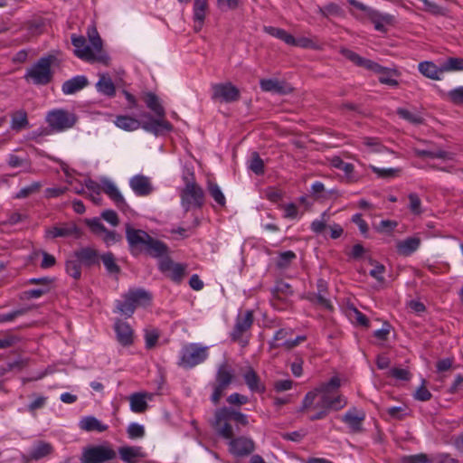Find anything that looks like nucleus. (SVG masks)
Masks as SVG:
<instances>
[{
  "label": "nucleus",
  "instance_id": "nucleus-21",
  "mask_svg": "<svg viewBox=\"0 0 463 463\" xmlns=\"http://www.w3.org/2000/svg\"><path fill=\"white\" fill-rule=\"evenodd\" d=\"M118 452L120 459L125 463H138L146 456L140 446H121Z\"/></svg>",
  "mask_w": 463,
  "mask_h": 463
},
{
  "label": "nucleus",
  "instance_id": "nucleus-15",
  "mask_svg": "<svg viewBox=\"0 0 463 463\" xmlns=\"http://www.w3.org/2000/svg\"><path fill=\"white\" fill-rule=\"evenodd\" d=\"M365 420V412L356 407L349 409L343 416L342 421L345 422L350 431L353 433H359L363 431V422Z\"/></svg>",
  "mask_w": 463,
  "mask_h": 463
},
{
  "label": "nucleus",
  "instance_id": "nucleus-8",
  "mask_svg": "<svg viewBox=\"0 0 463 463\" xmlns=\"http://www.w3.org/2000/svg\"><path fill=\"white\" fill-rule=\"evenodd\" d=\"M71 43L75 47L74 53L78 58L89 62L98 61L104 65H109V55L100 53L99 55H96L91 47L86 43V39L84 36H77L72 34Z\"/></svg>",
  "mask_w": 463,
  "mask_h": 463
},
{
  "label": "nucleus",
  "instance_id": "nucleus-52",
  "mask_svg": "<svg viewBox=\"0 0 463 463\" xmlns=\"http://www.w3.org/2000/svg\"><path fill=\"white\" fill-rule=\"evenodd\" d=\"M66 272L74 279H80L81 277V264L75 258L74 260H68L65 264Z\"/></svg>",
  "mask_w": 463,
  "mask_h": 463
},
{
  "label": "nucleus",
  "instance_id": "nucleus-48",
  "mask_svg": "<svg viewBox=\"0 0 463 463\" xmlns=\"http://www.w3.org/2000/svg\"><path fill=\"white\" fill-rule=\"evenodd\" d=\"M317 13L324 17L341 16L343 9L335 3H329L324 6H318Z\"/></svg>",
  "mask_w": 463,
  "mask_h": 463
},
{
  "label": "nucleus",
  "instance_id": "nucleus-62",
  "mask_svg": "<svg viewBox=\"0 0 463 463\" xmlns=\"http://www.w3.org/2000/svg\"><path fill=\"white\" fill-rule=\"evenodd\" d=\"M159 338V332L156 329L146 330L145 334L146 347L152 349L156 346Z\"/></svg>",
  "mask_w": 463,
  "mask_h": 463
},
{
  "label": "nucleus",
  "instance_id": "nucleus-17",
  "mask_svg": "<svg viewBox=\"0 0 463 463\" xmlns=\"http://www.w3.org/2000/svg\"><path fill=\"white\" fill-rule=\"evenodd\" d=\"M140 117L149 118L148 121L141 123L142 128L146 131L154 133L155 135H160L172 129V124L165 118H151L149 114L144 112L140 114Z\"/></svg>",
  "mask_w": 463,
  "mask_h": 463
},
{
  "label": "nucleus",
  "instance_id": "nucleus-11",
  "mask_svg": "<svg viewBox=\"0 0 463 463\" xmlns=\"http://www.w3.org/2000/svg\"><path fill=\"white\" fill-rule=\"evenodd\" d=\"M340 52L345 58L352 61L356 66L364 68L378 74H390V69L383 67L372 60L365 59L352 50L344 48Z\"/></svg>",
  "mask_w": 463,
  "mask_h": 463
},
{
  "label": "nucleus",
  "instance_id": "nucleus-28",
  "mask_svg": "<svg viewBox=\"0 0 463 463\" xmlns=\"http://www.w3.org/2000/svg\"><path fill=\"white\" fill-rule=\"evenodd\" d=\"M114 329L117 340L124 346H128L133 343V330L130 326L124 321L118 320L115 323Z\"/></svg>",
  "mask_w": 463,
  "mask_h": 463
},
{
  "label": "nucleus",
  "instance_id": "nucleus-6",
  "mask_svg": "<svg viewBox=\"0 0 463 463\" xmlns=\"http://www.w3.org/2000/svg\"><path fill=\"white\" fill-rule=\"evenodd\" d=\"M207 357V346H202L198 344H188L180 352L178 365L184 369H191L205 361Z\"/></svg>",
  "mask_w": 463,
  "mask_h": 463
},
{
  "label": "nucleus",
  "instance_id": "nucleus-49",
  "mask_svg": "<svg viewBox=\"0 0 463 463\" xmlns=\"http://www.w3.org/2000/svg\"><path fill=\"white\" fill-rule=\"evenodd\" d=\"M249 169L257 175H261L265 172L264 162L257 152L251 154L249 161Z\"/></svg>",
  "mask_w": 463,
  "mask_h": 463
},
{
  "label": "nucleus",
  "instance_id": "nucleus-2",
  "mask_svg": "<svg viewBox=\"0 0 463 463\" xmlns=\"http://www.w3.org/2000/svg\"><path fill=\"white\" fill-rule=\"evenodd\" d=\"M53 61L54 57L52 55L40 58L26 71L24 80L34 85L45 86L49 84L53 78L52 71Z\"/></svg>",
  "mask_w": 463,
  "mask_h": 463
},
{
  "label": "nucleus",
  "instance_id": "nucleus-26",
  "mask_svg": "<svg viewBox=\"0 0 463 463\" xmlns=\"http://www.w3.org/2000/svg\"><path fill=\"white\" fill-rule=\"evenodd\" d=\"M220 420H233L242 426L249 422L245 414L229 407L217 409V422Z\"/></svg>",
  "mask_w": 463,
  "mask_h": 463
},
{
  "label": "nucleus",
  "instance_id": "nucleus-46",
  "mask_svg": "<svg viewBox=\"0 0 463 463\" xmlns=\"http://www.w3.org/2000/svg\"><path fill=\"white\" fill-rule=\"evenodd\" d=\"M442 98L454 105H463V86L455 88L448 92H442Z\"/></svg>",
  "mask_w": 463,
  "mask_h": 463
},
{
  "label": "nucleus",
  "instance_id": "nucleus-9",
  "mask_svg": "<svg viewBox=\"0 0 463 463\" xmlns=\"http://www.w3.org/2000/svg\"><path fill=\"white\" fill-rule=\"evenodd\" d=\"M253 321L254 317L251 310L239 314L234 327L230 334L232 341L239 343L242 347L246 346L249 344V339L244 337V334L250 329Z\"/></svg>",
  "mask_w": 463,
  "mask_h": 463
},
{
  "label": "nucleus",
  "instance_id": "nucleus-34",
  "mask_svg": "<svg viewBox=\"0 0 463 463\" xmlns=\"http://www.w3.org/2000/svg\"><path fill=\"white\" fill-rule=\"evenodd\" d=\"M231 420H220L217 422V410L214 412V418L211 420V425L219 436L226 439H233L232 427L230 424Z\"/></svg>",
  "mask_w": 463,
  "mask_h": 463
},
{
  "label": "nucleus",
  "instance_id": "nucleus-29",
  "mask_svg": "<svg viewBox=\"0 0 463 463\" xmlns=\"http://www.w3.org/2000/svg\"><path fill=\"white\" fill-rule=\"evenodd\" d=\"M143 252L153 258H161L167 255L168 247L165 242L151 236Z\"/></svg>",
  "mask_w": 463,
  "mask_h": 463
},
{
  "label": "nucleus",
  "instance_id": "nucleus-38",
  "mask_svg": "<svg viewBox=\"0 0 463 463\" xmlns=\"http://www.w3.org/2000/svg\"><path fill=\"white\" fill-rule=\"evenodd\" d=\"M114 122L118 128L126 131H134L141 127V122L137 118L127 115L118 116Z\"/></svg>",
  "mask_w": 463,
  "mask_h": 463
},
{
  "label": "nucleus",
  "instance_id": "nucleus-64",
  "mask_svg": "<svg viewBox=\"0 0 463 463\" xmlns=\"http://www.w3.org/2000/svg\"><path fill=\"white\" fill-rule=\"evenodd\" d=\"M372 170L374 174L378 175V177L381 178H392L397 175V173L399 172V169L395 168H379L376 166H372Z\"/></svg>",
  "mask_w": 463,
  "mask_h": 463
},
{
  "label": "nucleus",
  "instance_id": "nucleus-10",
  "mask_svg": "<svg viewBox=\"0 0 463 463\" xmlns=\"http://www.w3.org/2000/svg\"><path fill=\"white\" fill-rule=\"evenodd\" d=\"M348 3L354 7L365 12L366 17L373 24L374 29L378 32L385 33V25L392 23V16L390 14H383L357 0H348Z\"/></svg>",
  "mask_w": 463,
  "mask_h": 463
},
{
  "label": "nucleus",
  "instance_id": "nucleus-3",
  "mask_svg": "<svg viewBox=\"0 0 463 463\" xmlns=\"http://www.w3.org/2000/svg\"><path fill=\"white\" fill-rule=\"evenodd\" d=\"M151 299V294L143 288L129 289L123 300L116 301V307L120 314L130 317L137 307L148 305Z\"/></svg>",
  "mask_w": 463,
  "mask_h": 463
},
{
  "label": "nucleus",
  "instance_id": "nucleus-61",
  "mask_svg": "<svg viewBox=\"0 0 463 463\" xmlns=\"http://www.w3.org/2000/svg\"><path fill=\"white\" fill-rule=\"evenodd\" d=\"M397 225L398 223L395 221L383 220L374 228L378 232L390 233L397 227Z\"/></svg>",
  "mask_w": 463,
  "mask_h": 463
},
{
  "label": "nucleus",
  "instance_id": "nucleus-63",
  "mask_svg": "<svg viewBox=\"0 0 463 463\" xmlns=\"http://www.w3.org/2000/svg\"><path fill=\"white\" fill-rule=\"evenodd\" d=\"M40 189V184L38 183H33L26 187L22 188L16 194V199H24L31 194L36 193Z\"/></svg>",
  "mask_w": 463,
  "mask_h": 463
},
{
  "label": "nucleus",
  "instance_id": "nucleus-45",
  "mask_svg": "<svg viewBox=\"0 0 463 463\" xmlns=\"http://www.w3.org/2000/svg\"><path fill=\"white\" fill-rule=\"evenodd\" d=\"M231 384L219 382L214 380V382L212 383L213 387V393L211 395V401L214 405H217L220 402V400L224 394V392Z\"/></svg>",
  "mask_w": 463,
  "mask_h": 463
},
{
  "label": "nucleus",
  "instance_id": "nucleus-42",
  "mask_svg": "<svg viewBox=\"0 0 463 463\" xmlns=\"http://www.w3.org/2000/svg\"><path fill=\"white\" fill-rule=\"evenodd\" d=\"M264 31L267 33H269V35L283 41L288 45H290V43H293L294 36L292 34L288 33L284 29L273 27V26H266L264 28Z\"/></svg>",
  "mask_w": 463,
  "mask_h": 463
},
{
  "label": "nucleus",
  "instance_id": "nucleus-54",
  "mask_svg": "<svg viewBox=\"0 0 463 463\" xmlns=\"http://www.w3.org/2000/svg\"><path fill=\"white\" fill-rule=\"evenodd\" d=\"M296 253L292 250H287L284 252H281L279 255L278 260H277V266L279 269H286L289 266V264L292 262L293 260L296 259Z\"/></svg>",
  "mask_w": 463,
  "mask_h": 463
},
{
  "label": "nucleus",
  "instance_id": "nucleus-18",
  "mask_svg": "<svg viewBox=\"0 0 463 463\" xmlns=\"http://www.w3.org/2000/svg\"><path fill=\"white\" fill-rule=\"evenodd\" d=\"M53 452V447L51 443L39 440L37 441L27 455H23V461L29 463L33 460H40L48 457Z\"/></svg>",
  "mask_w": 463,
  "mask_h": 463
},
{
  "label": "nucleus",
  "instance_id": "nucleus-20",
  "mask_svg": "<svg viewBox=\"0 0 463 463\" xmlns=\"http://www.w3.org/2000/svg\"><path fill=\"white\" fill-rule=\"evenodd\" d=\"M80 235L81 232L75 223H63L46 230V237L52 239L70 236L80 238Z\"/></svg>",
  "mask_w": 463,
  "mask_h": 463
},
{
  "label": "nucleus",
  "instance_id": "nucleus-23",
  "mask_svg": "<svg viewBox=\"0 0 463 463\" xmlns=\"http://www.w3.org/2000/svg\"><path fill=\"white\" fill-rule=\"evenodd\" d=\"M73 256L81 265L90 268L99 264V255L97 250L90 247H84L74 251Z\"/></svg>",
  "mask_w": 463,
  "mask_h": 463
},
{
  "label": "nucleus",
  "instance_id": "nucleus-22",
  "mask_svg": "<svg viewBox=\"0 0 463 463\" xmlns=\"http://www.w3.org/2000/svg\"><path fill=\"white\" fill-rule=\"evenodd\" d=\"M102 190L119 210L126 211L128 208L125 198L111 181L108 179L102 180Z\"/></svg>",
  "mask_w": 463,
  "mask_h": 463
},
{
  "label": "nucleus",
  "instance_id": "nucleus-33",
  "mask_svg": "<svg viewBox=\"0 0 463 463\" xmlns=\"http://www.w3.org/2000/svg\"><path fill=\"white\" fill-rule=\"evenodd\" d=\"M420 245V239L418 237H408L397 242L396 249L400 255L410 256L415 252Z\"/></svg>",
  "mask_w": 463,
  "mask_h": 463
},
{
  "label": "nucleus",
  "instance_id": "nucleus-53",
  "mask_svg": "<svg viewBox=\"0 0 463 463\" xmlns=\"http://www.w3.org/2000/svg\"><path fill=\"white\" fill-rule=\"evenodd\" d=\"M442 66L444 72L463 71V58L449 57L442 63Z\"/></svg>",
  "mask_w": 463,
  "mask_h": 463
},
{
  "label": "nucleus",
  "instance_id": "nucleus-55",
  "mask_svg": "<svg viewBox=\"0 0 463 463\" xmlns=\"http://www.w3.org/2000/svg\"><path fill=\"white\" fill-rule=\"evenodd\" d=\"M127 433L131 439H141L145 436V428L138 423L133 422L128 425Z\"/></svg>",
  "mask_w": 463,
  "mask_h": 463
},
{
  "label": "nucleus",
  "instance_id": "nucleus-14",
  "mask_svg": "<svg viewBox=\"0 0 463 463\" xmlns=\"http://www.w3.org/2000/svg\"><path fill=\"white\" fill-rule=\"evenodd\" d=\"M239 89L231 82L219 83L213 86V99L231 103L239 100Z\"/></svg>",
  "mask_w": 463,
  "mask_h": 463
},
{
  "label": "nucleus",
  "instance_id": "nucleus-31",
  "mask_svg": "<svg viewBox=\"0 0 463 463\" xmlns=\"http://www.w3.org/2000/svg\"><path fill=\"white\" fill-rule=\"evenodd\" d=\"M419 71L430 80H439L440 75L444 73L442 64L439 67L432 61H424L418 65Z\"/></svg>",
  "mask_w": 463,
  "mask_h": 463
},
{
  "label": "nucleus",
  "instance_id": "nucleus-35",
  "mask_svg": "<svg viewBox=\"0 0 463 463\" xmlns=\"http://www.w3.org/2000/svg\"><path fill=\"white\" fill-rule=\"evenodd\" d=\"M79 426L81 430L85 431H97V432H104L108 430V425L103 424L101 421H99L97 418L94 416H87L82 418L80 422Z\"/></svg>",
  "mask_w": 463,
  "mask_h": 463
},
{
  "label": "nucleus",
  "instance_id": "nucleus-12",
  "mask_svg": "<svg viewBox=\"0 0 463 463\" xmlns=\"http://www.w3.org/2000/svg\"><path fill=\"white\" fill-rule=\"evenodd\" d=\"M159 270L175 283H181L186 274L187 265L175 263L169 257L162 258L158 264Z\"/></svg>",
  "mask_w": 463,
  "mask_h": 463
},
{
  "label": "nucleus",
  "instance_id": "nucleus-47",
  "mask_svg": "<svg viewBox=\"0 0 463 463\" xmlns=\"http://www.w3.org/2000/svg\"><path fill=\"white\" fill-rule=\"evenodd\" d=\"M102 260L107 271L110 274H118L120 272L119 266L116 263L115 256L112 252H107L99 256V260Z\"/></svg>",
  "mask_w": 463,
  "mask_h": 463
},
{
  "label": "nucleus",
  "instance_id": "nucleus-16",
  "mask_svg": "<svg viewBox=\"0 0 463 463\" xmlns=\"http://www.w3.org/2000/svg\"><path fill=\"white\" fill-rule=\"evenodd\" d=\"M255 449L254 441L246 437L233 438L229 442V450L237 457L250 455Z\"/></svg>",
  "mask_w": 463,
  "mask_h": 463
},
{
  "label": "nucleus",
  "instance_id": "nucleus-59",
  "mask_svg": "<svg viewBox=\"0 0 463 463\" xmlns=\"http://www.w3.org/2000/svg\"><path fill=\"white\" fill-rule=\"evenodd\" d=\"M402 463H432L427 454L420 453L415 455L404 456L402 458Z\"/></svg>",
  "mask_w": 463,
  "mask_h": 463
},
{
  "label": "nucleus",
  "instance_id": "nucleus-7",
  "mask_svg": "<svg viewBox=\"0 0 463 463\" xmlns=\"http://www.w3.org/2000/svg\"><path fill=\"white\" fill-rule=\"evenodd\" d=\"M45 119L51 130L55 132L71 128L77 122V117L74 113L62 109L49 111Z\"/></svg>",
  "mask_w": 463,
  "mask_h": 463
},
{
  "label": "nucleus",
  "instance_id": "nucleus-37",
  "mask_svg": "<svg viewBox=\"0 0 463 463\" xmlns=\"http://www.w3.org/2000/svg\"><path fill=\"white\" fill-rule=\"evenodd\" d=\"M146 394L142 392L132 393L128 400L130 403V410L135 413H143L147 408L148 404L146 400Z\"/></svg>",
  "mask_w": 463,
  "mask_h": 463
},
{
  "label": "nucleus",
  "instance_id": "nucleus-27",
  "mask_svg": "<svg viewBox=\"0 0 463 463\" xmlns=\"http://www.w3.org/2000/svg\"><path fill=\"white\" fill-rule=\"evenodd\" d=\"M242 377L246 385L252 392L263 393L265 392V385L261 383L260 376L252 367L248 366L242 373Z\"/></svg>",
  "mask_w": 463,
  "mask_h": 463
},
{
  "label": "nucleus",
  "instance_id": "nucleus-41",
  "mask_svg": "<svg viewBox=\"0 0 463 463\" xmlns=\"http://www.w3.org/2000/svg\"><path fill=\"white\" fill-rule=\"evenodd\" d=\"M396 113L401 118L413 125H420L424 121L423 117L418 111H411L403 108H398Z\"/></svg>",
  "mask_w": 463,
  "mask_h": 463
},
{
  "label": "nucleus",
  "instance_id": "nucleus-44",
  "mask_svg": "<svg viewBox=\"0 0 463 463\" xmlns=\"http://www.w3.org/2000/svg\"><path fill=\"white\" fill-rule=\"evenodd\" d=\"M293 334V330L291 328H280L278 330L272 340L269 341V348L270 349H277L279 347H283V345H281L282 342L285 340H288L287 337Z\"/></svg>",
  "mask_w": 463,
  "mask_h": 463
},
{
  "label": "nucleus",
  "instance_id": "nucleus-19",
  "mask_svg": "<svg viewBox=\"0 0 463 463\" xmlns=\"http://www.w3.org/2000/svg\"><path fill=\"white\" fill-rule=\"evenodd\" d=\"M209 13L208 0H194L193 21L194 30L200 32L204 24L205 18Z\"/></svg>",
  "mask_w": 463,
  "mask_h": 463
},
{
  "label": "nucleus",
  "instance_id": "nucleus-32",
  "mask_svg": "<svg viewBox=\"0 0 463 463\" xmlns=\"http://www.w3.org/2000/svg\"><path fill=\"white\" fill-rule=\"evenodd\" d=\"M143 100L146 107L160 118H165V111L161 104L160 99L153 92H146L144 94Z\"/></svg>",
  "mask_w": 463,
  "mask_h": 463
},
{
  "label": "nucleus",
  "instance_id": "nucleus-50",
  "mask_svg": "<svg viewBox=\"0 0 463 463\" xmlns=\"http://www.w3.org/2000/svg\"><path fill=\"white\" fill-rule=\"evenodd\" d=\"M416 154L421 157H430V158H439L443 160H450L452 159L451 154L443 150L430 151L426 149H417Z\"/></svg>",
  "mask_w": 463,
  "mask_h": 463
},
{
  "label": "nucleus",
  "instance_id": "nucleus-30",
  "mask_svg": "<svg viewBox=\"0 0 463 463\" xmlns=\"http://www.w3.org/2000/svg\"><path fill=\"white\" fill-rule=\"evenodd\" d=\"M88 84L89 80L87 77L83 75H78L64 81L61 86V90L64 94L71 95L81 90Z\"/></svg>",
  "mask_w": 463,
  "mask_h": 463
},
{
  "label": "nucleus",
  "instance_id": "nucleus-60",
  "mask_svg": "<svg viewBox=\"0 0 463 463\" xmlns=\"http://www.w3.org/2000/svg\"><path fill=\"white\" fill-rule=\"evenodd\" d=\"M308 410L326 411V412L329 413L331 411H334V406L332 405V402L329 403L322 397L317 396V398L314 402V404Z\"/></svg>",
  "mask_w": 463,
  "mask_h": 463
},
{
  "label": "nucleus",
  "instance_id": "nucleus-39",
  "mask_svg": "<svg viewBox=\"0 0 463 463\" xmlns=\"http://www.w3.org/2000/svg\"><path fill=\"white\" fill-rule=\"evenodd\" d=\"M234 378V370L227 362H223L218 366L214 380L232 384Z\"/></svg>",
  "mask_w": 463,
  "mask_h": 463
},
{
  "label": "nucleus",
  "instance_id": "nucleus-51",
  "mask_svg": "<svg viewBox=\"0 0 463 463\" xmlns=\"http://www.w3.org/2000/svg\"><path fill=\"white\" fill-rule=\"evenodd\" d=\"M208 192H209L210 195L214 199L216 203H218L222 207L225 206V204H226L225 196L216 183H213V182L208 183Z\"/></svg>",
  "mask_w": 463,
  "mask_h": 463
},
{
  "label": "nucleus",
  "instance_id": "nucleus-5",
  "mask_svg": "<svg viewBox=\"0 0 463 463\" xmlns=\"http://www.w3.org/2000/svg\"><path fill=\"white\" fill-rule=\"evenodd\" d=\"M117 458V452L107 445H93L83 448L80 463H111Z\"/></svg>",
  "mask_w": 463,
  "mask_h": 463
},
{
  "label": "nucleus",
  "instance_id": "nucleus-13",
  "mask_svg": "<svg viewBox=\"0 0 463 463\" xmlns=\"http://www.w3.org/2000/svg\"><path fill=\"white\" fill-rule=\"evenodd\" d=\"M150 237L151 236L143 230L132 228L128 224L126 227V238L134 254L143 252Z\"/></svg>",
  "mask_w": 463,
  "mask_h": 463
},
{
  "label": "nucleus",
  "instance_id": "nucleus-57",
  "mask_svg": "<svg viewBox=\"0 0 463 463\" xmlns=\"http://www.w3.org/2000/svg\"><path fill=\"white\" fill-rule=\"evenodd\" d=\"M350 317L353 319L357 325L364 326V327H369L370 322L367 317L363 314L361 311H359L356 307H352L351 309Z\"/></svg>",
  "mask_w": 463,
  "mask_h": 463
},
{
  "label": "nucleus",
  "instance_id": "nucleus-56",
  "mask_svg": "<svg viewBox=\"0 0 463 463\" xmlns=\"http://www.w3.org/2000/svg\"><path fill=\"white\" fill-rule=\"evenodd\" d=\"M408 199H409V209L410 211L413 213V214H416V215H419L422 213V209H421V201H420V198L419 197V195L415 193H411L409 195H408Z\"/></svg>",
  "mask_w": 463,
  "mask_h": 463
},
{
  "label": "nucleus",
  "instance_id": "nucleus-58",
  "mask_svg": "<svg viewBox=\"0 0 463 463\" xmlns=\"http://www.w3.org/2000/svg\"><path fill=\"white\" fill-rule=\"evenodd\" d=\"M290 46H298L305 49H313L317 50L318 48L316 42H314L312 39L307 37H300V38H295L293 43H290Z\"/></svg>",
  "mask_w": 463,
  "mask_h": 463
},
{
  "label": "nucleus",
  "instance_id": "nucleus-1",
  "mask_svg": "<svg viewBox=\"0 0 463 463\" xmlns=\"http://www.w3.org/2000/svg\"><path fill=\"white\" fill-rule=\"evenodd\" d=\"M340 386L341 381L337 376H333L328 382L320 383L313 391L308 392L305 395L300 411H306V410L310 408L317 396L322 397L329 403L332 402L334 411L343 409L347 404V401L345 397L339 392Z\"/></svg>",
  "mask_w": 463,
  "mask_h": 463
},
{
  "label": "nucleus",
  "instance_id": "nucleus-40",
  "mask_svg": "<svg viewBox=\"0 0 463 463\" xmlns=\"http://www.w3.org/2000/svg\"><path fill=\"white\" fill-rule=\"evenodd\" d=\"M96 88L99 92L108 96L113 97L116 94L115 85L110 77L101 75L99 81L96 83Z\"/></svg>",
  "mask_w": 463,
  "mask_h": 463
},
{
  "label": "nucleus",
  "instance_id": "nucleus-43",
  "mask_svg": "<svg viewBox=\"0 0 463 463\" xmlns=\"http://www.w3.org/2000/svg\"><path fill=\"white\" fill-rule=\"evenodd\" d=\"M88 36H89L90 43L91 44L90 47L94 51L96 55H99V53L107 54L102 50V40L95 27H90L88 29Z\"/></svg>",
  "mask_w": 463,
  "mask_h": 463
},
{
  "label": "nucleus",
  "instance_id": "nucleus-4",
  "mask_svg": "<svg viewBox=\"0 0 463 463\" xmlns=\"http://www.w3.org/2000/svg\"><path fill=\"white\" fill-rule=\"evenodd\" d=\"M184 188L181 192V203L185 212L192 207L201 208L204 203L203 189L194 182V174L184 176Z\"/></svg>",
  "mask_w": 463,
  "mask_h": 463
},
{
  "label": "nucleus",
  "instance_id": "nucleus-24",
  "mask_svg": "<svg viewBox=\"0 0 463 463\" xmlns=\"http://www.w3.org/2000/svg\"><path fill=\"white\" fill-rule=\"evenodd\" d=\"M129 185L138 196H146L153 191L149 178L142 175L133 176L129 181Z\"/></svg>",
  "mask_w": 463,
  "mask_h": 463
},
{
  "label": "nucleus",
  "instance_id": "nucleus-25",
  "mask_svg": "<svg viewBox=\"0 0 463 463\" xmlns=\"http://www.w3.org/2000/svg\"><path fill=\"white\" fill-rule=\"evenodd\" d=\"M260 89L265 92L285 95L292 91V89L283 81L275 79H262L260 80Z\"/></svg>",
  "mask_w": 463,
  "mask_h": 463
},
{
  "label": "nucleus",
  "instance_id": "nucleus-36",
  "mask_svg": "<svg viewBox=\"0 0 463 463\" xmlns=\"http://www.w3.org/2000/svg\"><path fill=\"white\" fill-rule=\"evenodd\" d=\"M29 127L27 112L24 109H18L11 114V128L21 131Z\"/></svg>",
  "mask_w": 463,
  "mask_h": 463
}]
</instances>
